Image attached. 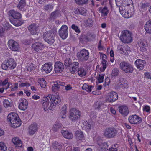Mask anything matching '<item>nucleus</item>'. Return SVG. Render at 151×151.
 <instances>
[{
	"label": "nucleus",
	"instance_id": "obj_43",
	"mask_svg": "<svg viewBox=\"0 0 151 151\" xmlns=\"http://www.w3.org/2000/svg\"><path fill=\"white\" fill-rule=\"evenodd\" d=\"M26 5L25 0H21L17 5V7L19 9H21L25 6Z\"/></svg>",
	"mask_w": 151,
	"mask_h": 151
},
{
	"label": "nucleus",
	"instance_id": "obj_39",
	"mask_svg": "<svg viewBox=\"0 0 151 151\" xmlns=\"http://www.w3.org/2000/svg\"><path fill=\"white\" fill-rule=\"evenodd\" d=\"M62 125L61 123L58 122L55 123L52 129L54 132H56L59 129L62 128Z\"/></svg>",
	"mask_w": 151,
	"mask_h": 151
},
{
	"label": "nucleus",
	"instance_id": "obj_63",
	"mask_svg": "<svg viewBox=\"0 0 151 151\" xmlns=\"http://www.w3.org/2000/svg\"><path fill=\"white\" fill-rule=\"evenodd\" d=\"M43 82L42 83H40V84L41 87L43 88H44L46 86V82L45 80H43Z\"/></svg>",
	"mask_w": 151,
	"mask_h": 151
},
{
	"label": "nucleus",
	"instance_id": "obj_3",
	"mask_svg": "<svg viewBox=\"0 0 151 151\" xmlns=\"http://www.w3.org/2000/svg\"><path fill=\"white\" fill-rule=\"evenodd\" d=\"M118 134L116 129L112 127H109L105 129L104 135L106 138L111 139L115 137Z\"/></svg>",
	"mask_w": 151,
	"mask_h": 151
},
{
	"label": "nucleus",
	"instance_id": "obj_25",
	"mask_svg": "<svg viewBox=\"0 0 151 151\" xmlns=\"http://www.w3.org/2000/svg\"><path fill=\"white\" fill-rule=\"evenodd\" d=\"M119 10L121 14L125 18L131 17L133 14V12H130L129 10L126 11V10L121 9L120 7L119 8Z\"/></svg>",
	"mask_w": 151,
	"mask_h": 151
},
{
	"label": "nucleus",
	"instance_id": "obj_1",
	"mask_svg": "<svg viewBox=\"0 0 151 151\" xmlns=\"http://www.w3.org/2000/svg\"><path fill=\"white\" fill-rule=\"evenodd\" d=\"M61 99L58 94L56 93L54 95H49L44 97L42 101V107L45 111L49 109L52 110L56 105L60 103Z\"/></svg>",
	"mask_w": 151,
	"mask_h": 151
},
{
	"label": "nucleus",
	"instance_id": "obj_21",
	"mask_svg": "<svg viewBox=\"0 0 151 151\" xmlns=\"http://www.w3.org/2000/svg\"><path fill=\"white\" fill-rule=\"evenodd\" d=\"M117 83L118 85L120 86L123 88H127V81L123 78H119Z\"/></svg>",
	"mask_w": 151,
	"mask_h": 151
},
{
	"label": "nucleus",
	"instance_id": "obj_34",
	"mask_svg": "<svg viewBox=\"0 0 151 151\" xmlns=\"http://www.w3.org/2000/svg\"><path fill=\"white\" fill-rule=\"evenodd\" d=\"M144 27L145 30L147 33L151 34V21L147 22Z\"/></svg>",
	"mask_w": 151,
	"mask_h": 151
},
{
	"label": "nucleus",
	"instance_id": "obj_62",
	"mask_svg": "<svg viewBox=\"0 0 151 151\" xmlns=\"http://www.w3.org/2000/svg\"><path fill=\"white\" fill-rule=\"evenodd\" d=\"M30 84L28 83H22L19 85V86L20 87H23L25 86H29Z\"/></svg>",
	"mask_w": 151,
	"mask_h": 151
},
{
	"label": "nucleus",
	"instance_id": "obj_33",
	"mask_svg": "<svg viewBox=\"0 0 151 151\" xmlns=\"http://www.w3.org/2000/svg\"><path fill=\"white\" fill-rule=\"evenodd\" d=\"M12 141L14 145L18 147H21L22 146V143L21 141L18 137L13 138L12 139Z\"/></svg>",
	"mask_w": 151,
	"mask_h": 151
},
{
	"label": "nucleus",
	"instance_id": "obj_27",
	"mask_svg": "<svg viewBox=\"0 0 151 151\" xmlns=\"http://www.w3.org/2000/svg\"><path fill=\"white\" fill-rule=\"evenodd\" d=\"M86 10L84 7H79L74 9V12L76 14H80L83 15H85L86 13Z\"/></svg>",
	"mask_w": 151,
	"mask_h": 151
},
{
	"label": "nucleus",
	"instance_id": "obj_18",
	"mask_svg": "<svg viewBox=\"0 0 151 151\" xmlns=\"http://www.w3.org/2000/svg\"><path fill=\"white\" fill-rule=\"evenodd\" d=\"M10 18H21V15L19 12L14 10H10L8 13Z\"/></svg>",
	"mask_w": 151,
	"mask_h": 151
},
{
	"label": "nucleus",
	"instance_id": "obj_6",
	"mask_svg": "<svg viewBox=\"0 0 151 151\" xmlns=\"http://www.w3.org/2000/svg\"><path fill=\"white\" fill-rule=\"evenodd\" d=\"M120 68L124 72L127 73H132L134 70L132 65L125 61L122 62L120 63Z\"/></svg>",
	"mask_w": 151,
	"mask_h": 151
},
{
	"label": "nucleus",
	"instance_id": "obj_22",
	"mask_svg": "<svg viewBox=\"0 0 151 151\" xmlns=\"http://www.w3.org/2000/svg\"><path fill=\"white\" fill-rule=\"evenodd\" d=\"M21 18L18 17L16 18H10L9 20L13 24L17 27L21 25L23 23V21L19 20Z\"/></svg>",
	"mask_w": 151,
	"mask_h": 151
},
{
	"label": "nucleus",
	"instance_id": "obj_61",
	"mask_svg": "<svg viewBox=\"0 0 151 151\" xmlns=\"http://www.w3.org/2000/svg\"><path fill=\"white\" fill-rule=\"evenodd\" d=\"M66 111H61L60 115L62 118H64L66 116Z\"/></svg>",
	"mask_w": 151,
	"mask_h": 151
},
{
	"label": "nucleus",
	"instance_id": "obj_11",
	"mask_svg": "<svg viewBox=\"0 0 151 151\" xmlns=\"http://www.w3.org/2000/svg\"><path fill=\"white\" fill-rule=\"evenodd\" d=\"M64 66L63 63L61 62L57 61L54 65V71L56 73H62L64 70Z\"/></svg>",
	"mask_w": 151,
	"mask_h": 151
},
{
	"label": "nucleus",
	"instance_id": "obj_10",
	"mask_svg": "<svg viewBox=\"0 0 151 151\" xmlns=\"http://www.w3.org/2000/svg\"><path fill=\"white\" fill-rule=\"evenodd\" d=\"M68 29L67 26L66 25H64L62 26L58 31L60 36L63 39H66L68 37Z\"/></svg>",
	"mask_w": 151,
	"mask_h": 151
},
{
	"label": "nucleus",
	"instance_id": "obj_40",
	"mask_svg": "<svg viewBox=\"0 0 151 151\" xmlns=\"http://www.w3.org/2000/svg\"><path fill=\"white\" fill-rule=\"evenodd\" d=\"M75 134L76 139H77L80 140L84 137L83 132L81 131H77L75 132Z\"/></svg>",
	"mask_w": 151,
	"mask_h": 151
},
{
	"label": "nucleus",
	"instance_id": "obj_41",
	"mask_svg": "<svg viewBox=\"0 0 151 151\" xmlns=\"http://www.w3.org/2000/svg\"><path fill=\"white\" fill-rule=\"evenodd\" d=\"M119 73V71L118 69L116 68H114L112 70L111 77L113 78L115 77L118 76Z\"/></svg>",
	"mask_w": 151,
	"mask_h": 151
},
{
	"label": "nucleus",
	"instance_id": "obj_38",
	"mask_svg": "<svg viewBox=\"0 0 151 151\" xmlns=\"http://www.w3.org/2000/svg\"><path fill=\"white\" fill-rule=\"evenodd\" d=\"M93 87H94V86L89 85L85 83L83 85L82 88L83 90H85L88 92H90L91 91L92 88Z\"/></svg>",
	"mask_w": 151,
	"mask_h": 151
},
{
	"label": "nucleus",
	"instance_id": "obj_20",
	"mask_svg": "<svg viewBox=\"0 0 151 151\" xmlns=\"http://www.w3.org/2000/svg\"><path fill=\"white\" fill-rule=\"evenodd\" d=\"M21 102L19 105V108L22 110H25L27 108L28 103L26 99L24 98L21 99Z\"/></svg>",
	"mask_w": 151,
	"mask_h": 151
},
{
	"label": "nucleus",
	"instance_id": "obj_52",
	"mask_svg": "<svg viewBox=\"0 0 151 151\" xmlns=\"http://www.w3.org/2000/svg\"><path fill=\"white\" fill-rule=\"evenodd\" d=\"M108 147V145L106 143H102L100 146V148L102 151H105Z\"/></svg>",
	"mask_w": 151,
	"mask_h": 151
},
{
	"label": "nucleus",
	"instance_id": "obj_29",
	"mask_svg": "<svg viewBox=\"0 0 151 151\" xmlns=\"http://www.w3.org/2000/svg\"><path fill=\"white\" fill-rule=\"evenodd\" d=\"M60 12L59 11L55 10L52 12L50 14L49 19L50 20H54L58 17L60 15Z\"/></svg>",
	"mask_w": 151,
	"mask_h": 151
},
{
	"label": "nucleus",
	"instance_id": "obj_5",
	"mask_svg": "<svg viewBox=\"0 0 151 151\" xmlns=\"http://www.w3.org/2000/svg\"><path fill=\"white\" fill-rule=\"evenodd\" d=\"M122 35L120 37L121 41L124 43H129L132 40L131 33L129 31L125 30L122 32Z\"/></svg>",
	"mask_w": 151,
	"mask_h": 151
},
{
	"label": "nucleus",
	"instance_id": "obj_50",
	"mask_svg": "<svg viewBox=\"0 0 151 151\" xmlns=\"http://www.w3.org/2000/svg\"><path fill=\"white\" fill-rule=\"evenodd\" d=\"M72 29L74 30L75 32L78 33H80V30L79 27L75 24H73L71 26Z\"/></svg>",
	"mask_w": 151,
	"mask_h": 151
},
{
	"label": "nucleus",
	"instance_id": "obj_56",
	"mask_svg": "<svg viewBox=\"0 0 151 151\" xmlns=\"http://www.w3.org/2000/svg\"><path fill=\"white\" fill-rule=\"evenodd\" d=\"M18 83H14V86H12L10 87L12 91L16 90L18 88Z\"/></svg>",
	"mask_w": 151,
	"mask_h": 151
},
{
	"label": "nucleus",
	"instance_id": "obj_30",
	"mask_svg": "<svg viewBox=\"0 0 151 151\" xmlns=\"http://www.w3.org/2000/svg\"><path fill=\"white\" fill-rule=\"evenodd\" d=\"M72 66L70 70L71 73L74 74L76 71L79 68V63L77 62H73L72 63Z\"/></svg>",
	"mask_w": 151,
	"mask_h": 151
},
{
	"label": "nucleus",
	"instance_id": "obj_26",
	"mask_svg": "<svg viewBox=\"0 0 151 151\" xmlns=\"http://www.w3.org/2000/svg\"><path fill=\"white\" fill-rule=\"evenodd\" d=\"M32 47L35 51H38L42 49L43 46L42 43L36 42L32 45Z\"/></svg>",
	"mask_w": 151,
	"mask_h": 151
},
{
	"label": "nucleus",
	"instance_id": "obj_42",
	"mask_svg": "<svg viewBox=\"0 0 151 151\" xmlns=\"http://www.w3.org/2000/svg\"><path fill=\"white\" fill-rule=\"evenodd\" d=\"M76 3L79 5H83L87 4L88 0H75Z\"/></svg>",
	"mask_w": 151,
	"mask_h": 151
},
{
	"label": "nucleus",
	"instance_id": "obj_51",
	"mask_svg": "<svg viewBox=\"0 0 151 151\" xmlns=\"http://www.w3.org/2000/svg\"><path fill=\"white\" fill-rule=\"evenodd\" d=\"M7 147L3 142H0V151H6Z\"/></svg>",
	"mask_w": 151,
	"mask_h": 151
},
{
	"label": "nucleus",
	"instance_id": "obj_58",
	"mask_svg": "<svg viewBox=\"0 0 151 151\" xmlns=\"http://www.w3.org/2000/svg\"><path fill=\"white\" fill-rule=\"evenodd\" d=\"M80 41L81 42L83 43L84 42L88 41L86 39V36L83 37V36H81L80 38Z\"/></svg>",
	"mask_w": 151,
	"mask_h": 151
},
{
	"label": "nucleus",
	"instance_id": "obj_8",
	"mask_svg": "<svg viewBox=\"0 0 151 151\" xmlns=\"http://www.w3.org/2000/svg\"><path fill=\"white\" fill-rule=\"evenodd\" d=\"M80 112L76 108H72L70 110L69 118L73 121L77 120L80 117Z\"/></svg>",
	"mask_w": 151,
	"mask_h": 151
},
{
	"label": "nucleus",
	"instance_id": "obj_15",
	"mask_svg": "<svg viewBox=\"0 0 151 151\" xmlns=\"http://www.w3.org/2000/svg\"><path fill=\"white\" fill-rule=\"evenodd\" d=\"M65 83L64 82L57 81H56V83L52 85V90L53 91L56 92L60 90V86H65Z\"/></svg>",
	"mask_w": 151,
	"mask_h": 151
},
{
	"label": "nucleus",
	"instance_id": "obj_23",
	"mask_svg": "<svg viewBox=\"0 0 151 151\" xmlns=\"http://www.w3.org/2000/svg\"><path fill=\"white\" fill-rule=\"evenodd\" d=\"M61 133L63 137L68 139H71L73 137V135L72 133L67 130H62Z\"/></svg>",
	"mask_w": 151,
	"mask_h": 151
},
{
	"label": "nucleus",
	"instance_id": "obj_37",
	"mask_svg": "<svg viewBox=\"0 0 151 151\" xmlns=\"http://www.w3.org/2000/svg\"><path fill=\"white\" fill-rule=\"evenodd\" d=\"M55 151H59L62 149V145L58 142L55 141L52 145Z\"/></svg>",
	"mask_w": 151,
	"mask_h": 151
},
{
	"label": "nucleus",
	"instance_id": "obj_36",
	"mask_svg": "<svg viewBox=\"0 0 151 151\" xmlns=\"http://www.w3.org/2000/svg\"><path fill=\"white\" fill-rule=\"evenodd\" d=\"M84 26L87 27H92L93 25V19L91 18H89L88 19H86L84 21Z\"/></svg>",
	"mask_w": 151,
	"mask_h": 151
},
{
	"label": "nucleus",
	"instance_id": "obj_47",
	"mask_svg": "<svg viewBox=\"0 0 151 151\" xmlns=\"http://www.w3.org/2000/svg\"><path fill=\"white\" fill-rule=\"evenodd\" d=\"M83 128L86 131H89L91 128V125L87 122H86L84 123Z\"/></svg>",
	"mask_w": 151,
	"mask_h": 151
},
{
	"label": "nucleus",
	"instance_id": "obj_4",
	"mask_svg": "<svg viewBox=\"0 0 151 151\" xmlns=\"http://www.w3.org/2000/svg\"><path fill=\"white\" fill-rule=\"evenodd\" d=\"M43 37L44 40L49 44H52L55 41V35L52 31H47L44 33Z\"/></svg>",
	"mask_w": 151,
	"mask_h": 151
},
{
	"label": "nucleus",
	"instance_id": "obj_48",
	"mask_svg": "<svg viewBox=\"0 0 151 151\" xmlns=\"http://www.w3.org/2000/svg\"><path fill=\"white\" fill-rule=\"evenodd\" d=\"M78 73L79 75L81 76H85L86 74V71L83 69L79 68L78 70Z\"/></svg>",
	"mask_w": 151,
	"mask_h": 151
},
{
	"label": "nucleus",
	"instance_id": "obj_59",
	"mask_svg": "<svg viewBox=\"0 0 151 151\" xmlns=\"http://www.w3.org/2000/svg\"><path fill=\"white\" fill-rule=\"evenodd\" d=\"M149 6L148 4L147 3H142L141 6V8L144 9H146L147 7Z\"/></svg>",
	"mask_w": 151,
	"mask_h": 151
},
{
	"label": "nucleus",
	"instance_id": "obj_12",
	"mask_svg": "<svg viewBox=\"0 0 151 151\" xmlns=\"http://www.w3.org/2000/svg\"><path fill=\"white\" fill-rule=\"evenodd\" d=\"M107 97L108 102L112 103L118 99V95L116 92L113 91L108 94Z\"/></svg>",
	"mask_w": 151,
	"mask_h": 151
},
{
	"label": "nucleus",
	"instance_id": "obj_44",
	"mask_svg": "<svg viewBox=\"0 0 151 151\" xmlns=\"http://www.w3.org/2000/svg\"><path fill=\"white\" fill-rule=\"evenodd\" d=\"M96 36L94 33H91L88 36H86L87 41H93L95 40Z\"/></svg>",
	"mask_w": 151,
	"mask_h": 151
},
{
	"label": "nucleus",
	"instance_id": "obj_64",
	"mask_svg": "<svg viewBox=\"0 0 151 151\" xmlns=\"http://www.w3.org/2000/svg\"><path fill=\"white\" fill-rule=\"evenodd\" d=\"M145 75L146 78L151 79V73H145Z\"/></svg>",
	"mask_w": 151,
	"mask_h": 151
},
{
	"label": "nucleus",
	"instance_id": "obj_60",
	"mask_svg": "<svg viewBox=\"0 0 151 151\" xmlns=\"http://www.w3.org/2000/svg\"><path fill=\"white\" fill-rule=\"evenodd\" d=\"M7 65H8L7 64L6 62L5 63L4 62L1 65L2 68L4 70H6L8 68H9Z\"/></svg>",
	"mask_w": 151,
	"mask_h": 151
},
{
	"label": "nucleus",
	"instance_id": "obj_57",
	"mask_svg": "<svg viewBox=\"0 0 151 151\" xmlns=\"http://www.w3.org/2000/svg\"><path fill=\"white\" fill-rule=\"evenodd\" d=\"M104 78V75H99L98 80L99 83H102L103 82V80Z\"/></svg>",
	"mask_w": 151,
	"mask_h": 151
},
{
	"label": "nucleus",
	"instance_id": "obj_14",
	"mask_svg": "<svg viewBox=\"0 0 151 151\" xmlns=\"http://www.w3.org/2000/svg\"><path fill=\"white\" fill-rule=\"evenodd\" d=\"M52 63H46L42 67V70L46 73H50L52 69Z\"/></svg>",
	"mask_w": 151,
	"mask_h": 151
},
{
	"label": "nucleus",
	"instance_id": "obj_31",
	"mask_svg": "<svg viewBox=\"0 0 151 151\" xmlns=\"http://www.w3.org/2000/svg\"><path fill=\"white\" fill-rule=\"evenodd\" d=\"M6 63L8 65V66L10 69H13L16 66V64L14 60L13 59L10 58L8 60Z\"/></svg>",
	"mask_w": 151,
	"mask_h": 151
},
{
	"label": "nucleus",
	"instance_id": "obj_45",
	"mask_svg": "<svg viewBox=\"0 0 151 151\" xmlns=\"http://www.w3.org/2000/svg\"><path fill=\"white\" fill-rule=\"evenodd\" d=\"M72 64L71 60L70 58H67L64 60V64L66 67H69Z\"/></svg>",
	"mask_w": 151,
	"mask_h": 151
},
{
	"label": "nucleus",
	"instance_id": "obj_24",
	"mask_svg": "<svg viewBox=\"0 0 151 151\" xmlns=\"http://www.w3.org/2000/svg\"><path fill=\"white\" fill-rule=\"evenodd\" d=\"M145 63L146 62L144 60L137 59L135 61V64L139 69L142 70L144 68V66L146 64Z\"/></svg>",
	"mask_w": 151,
	"mask_h": 151
},
{
	"label": "nucleus",
	"instance_id": "obj_7",
	"mask_svg": "<svg viewBox=\"0 0 151 151\" xmlns=\"http://www.w3.org/2000/svg\"><path fill=\"white\" fill-rule=\"evenodd\" d=\"M89 55L88 50L84 49L77 53V56L80 61L83 62L87 61L88 59Z\"/></svg>",
	"mask_w": 151,
	"mask_h": 151
},
{
	"label": "nucleus",
	"instance_id": "obj_16",
	"mask_svg": "<svg viewBox=\"0 0 151 151\" xmlns=\"http://www.w3.org/2000/svg\"><path fill=\"white\" fill-rule=\"evenodd\" d=\"M38 130V125L37 124L33 123L28 128L29 133L30 135L34 134Z\"/></svg>",
	"mask_w": 151,
	"mask_h": 151
},
{
	"label": "nucleus",
	"instance_id": "obj_35",
	"mask_svg": "<svg viewBox=\"0 0 151 151\" xmlns=\"http://www.w3.org/2000/svg\"><path fill=\"white\" fill-rule=\"evenodd\" d=\"M138 45L140 47L141 51H145L146 50L147 44L145 42L142 40L138 42Z\"/></svg>",
	"mask_w": 151,
	"mask_h": 151
},
{
	"label": "nucleus",
	"instance_id": "obj_53",
	"mask_svg": "<svg viewBox=\"0 0 151 151\" xmlns=\"http://www.w3.org/2000/svg\"><path fill=\"white\" fill-rule=\"evenodd\" d=\"M115 1L117 6L119 7V8L120 7L122 9V7L121 8L120 7L123 5V1H122V0H115Z\"/></svg>",
	"mask_w": 151,
	"mask_h": 151
},
{
	"label": "nucleus",
	"instance_id": "obj_46",
	"mask_svg": "<svg viewBox=\"0 0 151 151\" xmlns=\"http://www.w3.org/2000/svg\"><path fill=\"white\" fill-rule=\"evenodd\" d=\"M109 11L108 10V8L107 7H104L102 9L101 11V16H106L108 13Z\"/></svg>",
	"mask_w": 151,
	"mask_h": 151
},
{
	"label": "nucleus",
	"instance_id": "obj_54",
	"mask_svg": "<svg viewBox=\"0 0 151 151\" xmlns=\"http://www.w3.org/2000/svg\"><path fill=\"white\" fill-rule=\"evenodd\" d=\"M102 65L106 66V56L105 54H103L102 55Z\"/></svg>",
	"mask_w": 151,
	"mask_h": 151
},
{
	"label": "nucleus",
	"instance_id": "obj_32",
	"mask_svg": "<svg viewBox=\"0 0 151 151\" xmlns=\"http://www.w3.org/2000/svg\"><path fill=\"white\" fill-rule=\"evenodd\" d=\"M7 84V86L5 88L6 90L8 88H9L10 86L12 84L11 83L8 82V78H6L3 81L1 80H0V87L4 86Z\"/></svg>",
	"mask_w": 151,
	"mask_h": 151
},
{
	"label": "nucleus",
	"instance_id": "obj_2",
	"mask_svg": "<svg viewBox=\"0 0 151 151\" xmlns=\"http://www.w3.org/2000/svg\"><path fill=\"white\" fill-rule=\"evenodd\" d=\"M7 121L10 122L12 127L14 128L19 127L21 124L18 115L15 113H11L7 116Z\"/></svg>",
	"mask_w": 151,
	"mask_h": 151
},
{
	"label": "nucleus",
	"instance_id": "obj_19",
	"mask_svg": "<svg viewBox=\"0 0 151 151\" xmlns=\"http://www.w3.org/2000/svg\"><path fill=\"white\" fill-rule=\"evenodd\" d=\"M118 48L121 51V53L125 55H128L130 52V48L127 45H125L123 47L119 46Z\"/></svg>",
	"mask_w": 151,
	"mask_h": 151
},
{
	"label": "nucleus",
	"instance_id": "obj_28",
	"mask_svg": "<svg viewBox=\"0 0 151 151\" xmlns=\"http://www.w3.org/2000/svg\"><path fill=\"white\" fill-rule=\"evenodd\" d=\"M28 29L32 35L36 34L38 31V28L35 24L30 25Z\"/></svg>",
	"mask_w": 151,
	"mask_h": 151
},
{
	"label": "nucleus",
	"instance_id": "obj_13",
	"mask_svg": "<svg viewBox=\"0 0 151 151\" xmlns=\"http://www.w3.org/2000/svg\"><path fill=\"white\" fill-rule=\"evenodd\" d=\"M8 46L13 51H17L19 48L18 43L14 40H10L8 42Z\"/></svg>",
	"mask_w": 151,
	"mask_h": 151
},
{
	"label": "nucleus",
	"instance_id": "obj_17",
	"mask_svg": "<svg viewBox=\"0 0 151 151\" xmlns=\"http://www.w3.org/2000/svg\"><path fill=\"white\" fill-rule=\"evenodd\" d=\"M119 111L124 116H127L129 111L128 107L126 106H121L118 107Z\"/></svg>",
	"mask_w": 151,
	"mask_h": 151
},
{
	"label": "nucleus",
	"instance_id": "obj_55",
	"mask_svg": "<svg viewBox=\"0 0 151 151\" xmlns=\"http://www.w3.org/2000/svg\"><path fill=\"white\" fill-rule=\"evenodd\" d=\"M4 106L5 108H7L10 106V102L7 99H5L3 102Z\"/></svg>",
	"mask_w": 151,
	"mask_h": 151
},
{
	"label": "nucleus",
	"instance_id": "obj_9",
	"mask_svg": "<svg viewBox=\"0 0 151 151\" xmlns=\"http://www.w3.org/2000/svg\"><path fill=\"white\" fill-rule=\"evenodd\" d=\"M129 122L131 124H137L140 123L142 122V119L136 114L130 116L128 118Z\"/></svg>",
	"mask_w": 151,
	"mask_h": 151
},
{
	"label": "nucleus",
	"instance_id": "obj_49",
	"mask_svg": "<svg viewBox=\"0 0 151 151\" xmlns=\"http://www.w3.org/2000/svg\"><path fill=\"white\" fill-rule=\"evenodd\" d=\"M53 9V6L51 4H48L45 5L44 7V9L47 11H50Z\"/></svg>",
	"mask_w": 151,
	"mask_h": 151
}]
</instances>
